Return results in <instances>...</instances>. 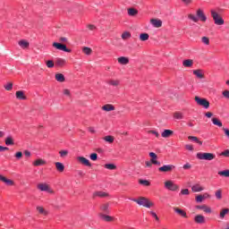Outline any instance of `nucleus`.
Returning <instances> with one entry per match:
<instances>
[{
  "label": "nucleus",
  "mask_w": 229,
  "mask_h": 229,
  "mask_svg": "<svg viewBox=\"0 0 229 229\" xmlns=\"http://www.w3.org/2000/svg\"><path fill=\"white\" fill-rule=\"evenodd\" d=\"M174 117L175 119H179V120L183 119V114L181 113V112H176V113L174 114Z\"/></svg>",
  "instance_id": "c03bdc74"
},
{
  "label": "nucleus",
  "mask_w": 229,
  "mask_h": 229,
  "mask_svg": "<svg viewBox=\"0 0 229 229\" xmlns=\"http://www.w3.org/2000/svg\"><path fill=\"white\" fill-rule=\"evenodd\" d=\"M47 67H48V69L55 67V62H53L51 60L47 61Z\"/></svg>",
  "instance_id": "603ef678"
},
{
  "label": "nucleus",
  "mask_w": 229,
  "mask_h": 229,
  "mask_svg": "<svg viewBox=\"0 0 229 229\" xmlns=\"http://www.w3.org/2000/svg\"><path fill=\"white\" fill-rule=\"evenodd\" d=\"M212 123L213 124H215V126H218V128H221L223 126V123L216 117L212 118Z\"/></svg>",
  "instance_id": "bb28decb"
},
{
  "label": "nucleus",
  "mask_w": 229,
  "mask_h": 229,
  "mask_svg": "<svg viewBox=\"0 0 229 229\" xmlns=\"http://www.w3.org/2000/svg\"><path fill=\"white\" fill-rule=\"evenodd\" d=\"M82 52L84 53V55H92V48H90L89 47H84L82 48Z\"/></svg>",
  "instance_id": "c9c22d12"
},
{
  "label": "nucleus",
  "mask_w": 229,
  "mask_h": 229,
  "mask_svg": "<svg viewBox=\"0 0 229 229\" xmlns=\"http://www.w3.org/2000/svg\"><path fill=\"white\" fill-rule=\"evenodd\" d=\"M59 41H61L63 44H67L68 39L67 38L62 37L59 38Z\"/></svg>",
  "instance_id": "e2e57ef3"
},
{
  "label": "nucleus",
  "mask_w": 229,
  "mask_h": 229,
  "mask_svg": "<svg viewBox=\"0 0 229 229\" xmlns=\"http://www.w3.org/2000/svg\"><path fill=\"white\" fill-rule=\"evenodd\" d=\"M104 140H106V142H109L110 144H112V142H114V136H106L104 138Z\"/></svg>",
  "instance_id": "a18cd8bd"
},
{
  "label": "nucleus",
  "mask_w": 229,
  "mask_h": 229,
  "mask_svg": "<svg viewBox=\"0 0 229 229\" xmlns=\"http://www.w3.org/2000/svg\"><path fill=\"white\" fill-rule=\"evenodd\" d=\"M149 133H152L153 135H155L157 139L160 137V134L157 131H149Z\"/></svg>",
  "instance_id": "680f3d73"
},
{
  "label": "nucleus",
  "mask_w": 229,
  "mask_h": 229,
  "mask_svg": "<svg viewBox=\"0 0 229 229\" xmlns=\"http://www.w3.org/2000/svg\"><path fill=\"white\" fill-rule=\"evenodd\" d=\"M195 101H196L197 105H199V106H203L204 108L210 107V102H208V100H207V98H201L196 96Z\"/></svg>",
  "instance_id": "20e7f679"
},
{
  "label": "nucleus",
  "mask_w": 229,
  "mask_h": 229,
  "mask_svg": "<svg viewBox=\"0 0 229 229\" xmlns=\"http://www.w3.org/2000/svg\"><path fill=\"white\" fill-rule=\"evenodd\" d=\"M197 158H199V160H214L216 155L212 153H198Z\"/></svg>",
  "instance_id": "7ed1b4c3"
},
{
  "label": "nucleus",
  "mask_w": 229,
  "mask_h": 229,
  "mask_svg": "<svg viewBox=\"0 0 229 229\" xmlns=\"http://www.w3.org/2000/svg\"><path fill=\"white\" fill-rule=\"evenodd\" d=\"M38 189L43 192H48L49 194H55V191L51 189L47 183H38Z\"/></svg>",
  "instance_id": "423d86ee"
},
{
  "label": "nucleus",
  "mask_w": 229,
  "mask_h": 229,
  "mask_svg": "<svg viewBox=\"0 0 229 229\" xmlns=\"http://www.w3.org/2000/svg\"><path fill=\"white\" fill-rule=\"evenodd\" d=\"M188 139L189 140H193V142H197V144H199V146L203 145V141L199 140L196 136H189Z\"/></svg>",
  "instance_id": "c85d7f7f"
},
{
  "label": "nucleus",
  "mask_w": 229,
  "mask_h": 229,
  "mask_svg": "<svg viewBox=\"0 0 229 229\" xmlns=\"http://www.w3.org/2000/svg\"><path fill=\"white\" fill-rule=\"evenodd\" d=\"M149 157H151L150 160H158V156H157L155 152H150Z\"/></svg>",
  "instance_id": "864d4df0"
},
{
  "label": "nucleus",
  "mask_w": 229,
  "mask_h": 229,
  "mask_svg": "<svg viewBox=\"0 0 229 229\" xmlns=\"http://www.w3.org/2000/svg\"><path fill=\"white\" fill-rule=\"evenodd\" d=\"M77 160L78 162H80V164H82V165H86L87 167H92V164H90V161H89V159H87L86 157H78Z\"/></svg>",
  "instance_id": "9d476101"
},
{
  "label": "nucleus",
  "mask_w": 229,
  "mask_h": 229,
  "mask_svg": "<svg viewBox=\"0 0 229 229\" xmlns=\"http://www.w3.org/2000/svg\"><path fill=\"white\" fill-rule=\"evenodd\" d=\"M23 153L27 158H30V157H31V152H30V150H24Z\"/></svg>",
  "instance_id": "0e129e2a"
},
{
  "label": "nucleus",
  "mask_w": 229,
  "mask_h": 229,
  "mask_svg": "<svg viewBox=\"0 0 229 229\" xmlns=\"http://www.w3.org/2000/svg\"><path fill=\"white\" fill-rule=\"evenodd\" d=\"M203 201V195H198L196 197V202L197 203H201Z\"/></svg>",
  "instance_id": "4d7b16f0"
},
{
  "label": "nucleus",
  "mask_w": 229,
  "mask_h": 229,
  "mask_svg": "<svg viewBox=\"0 0 229 229\" xmlns=\"http://www.w3.org/2000/svg\"><path fill=\"white\" fill-rule=\"evenodd\" d=\"M185 148H186V149H188V151H193L194 150V147H192V145H186Z\"/></svg>",
  "instance_id": "69168bd1"
},
{
  "label": "nucleus",
  "mask_w": 229,
  "mask_h": 229,
  "mask_svg": "<svg viewBox=\"0 0 229 229\" xmlns=\"http://www.w3.org/2000/svg\"><path fill=\"white\" fill-rule=\"evenodd\" d=\"M55 80H56V81H59L60 83H64V81H65V77L62 73H56Z\"/></svg>",
  "instance_id": "b1692460"
},
{
  "label": "nucleus",
  "mask_w": 229,
  "mask_h": 229,
  "mask_svg": "<svg viewBox=\"0 0 229 229\" xmlns=\"http://www.w3.org/2000/svg\"><path fill=\"white\" fill-rule=\"evenodd\" d=\"M137 13H139V11H137V9L135 8L128 9V15H130L131 17H134V15H137Z\"/></svg>",
  "instance_id": "7c9ffc66"
},
{
  "label": "nucleus",
  "mask_w": 229,
  "mask_h": 229,
  "mask_svg": "<svg viewBox=\"0 0 229 229\" xmlns=\"http://www.w3.org/2000/svg\"><path fill=\"white\" fill-rule=\"evenodd\" d=\"M188 19H191V21H193V22H198V21H199V19L194 16V14H189Z\"/></svg>",
  "instance_id": "49530a36"
},
{
  "label": "nucleus",
  "mask_w": 229,
  "mask_h": 229,
  "mask_svg": "<svg viewBox=\"0 0 229 229\" xmlns=\"http://www.w3.org/2000/svg\"><path fill=\"white\" fill-rule=\"evenodd\" d=\"M109 85H112L113 87H117L119 85V81H114L111 80L108 81Z\"/></svg>",
  "instance_id": "8fccbe9b"
},
{
  "label": "nucleus",
  "mask_w": 229,
  "mask_h": 229,
  "mask_svg": "<svg viewBox=\"0 0 229 229\" xmlns=\"http://www.w3.org/2000/svg\"><path fill=\"white\" fill-rule=\"evenodd\" d=\"M222 94L224 98H226V99H229V90H224Z\"/></svg>",
  "instance_id": "052dcab7"
},
{
  "label": "nucleus",
  "mask_w": 229,
  "mask_h": 229,
  "mask_svg": "<svg viewBox=\"0 0 229 229\" xmlns=\"http://www.w3.org/2000/svg\"><path fill=\"white\" fill-rule=\"evenodd\" d=\"M46 164V161L44 159H37L34 163L33 165H36L38 167L39 165H44Z\"/></svg>",
  "instance_id": "72a5a7b5"
},
{
  "label": "nucleus",
  "mask_w": 229,
  "mask_h": 229,
  "mask_svg": "<svg viewBox=\"0 0 229 229\" xmlns=\"http://www.w3.org/2000/svg\"><path fill=\"white\" fill-rule=\"evenodd\" d=\"M228 212H229V208L222 209L220 212V218L225 219V216H226V214H228Z\"/></svg>",
  "instance_id": "58836bf2"
},
{
  "label": "nucleus",
  "mask_w": 229,
  "mask_h": 229,
  "mask_svg": "<svg viewBox=\"0 0 229 229\" xmlns=\"http://www.w3.org/2000/svg\"><path fill=\"white\" fill-rule=\"evenodd\" d=\"M123 40H128V38H131V33L129 31H125L122 34Z\"/></svg>",
  "instance_id": "e433bc0d"
},
{
  "label": "nucleus",
  "mask_w": 229,
  "mask_h": 229,
  "mask_svg": "<svg viewBox=\"0 0 229 229\" xmlns=\"http://www.w3.org/2000/svg\"><path fill=\"white\" fill-rule=\"evenodd\" d=\"M174 169V165H165L158 168L159 173H171Z\"/></svg>",
  "instance_id": "6e6552de"
},
{
  "label": "nucleus",
  "mask_w": 229,
  "mask_h": 229,
  "mask_svg": "<svg viewBox=\"0 0 229 229\" xmlns=\"http://www.w3.org/2000/svg\"><path fill=\"white\" fill-rule=\"evenodd\" d=\"M104 167L106 169H109V171H114V170L117 169V166L115 165H114V164H106L104 165Z\"/></svg>",
  "instance_id": "f704fd0d"
},
{
  "label": "nucleus",
  "mask_w": 229,
  "mask_h": 229,
  "mask_svg": "<svg viewBox=\"0 0 229 229\" xmlns=\"http://www.w3.org/2000/svg\"><path fill=\"white\" fill-rule=\"evenodd\" d=\"M5 90H12L13 89V83L8 82L6 85L4 86Z\"/></svg>",
  "instance_id": "de8ad7c7"
},
{
  "label": "nucleus",
  "mask_w": 229,
  "mask_h": 229,
  "mask_svg": "<svg viewBox=\"0 0 229 229\" xmlns=\"http://www.w3.org/2000/svg\"><path fill=\"white\" fill-rule=\"evenodd\" d=\"M90 160H93V162H96V160H98V154L97 153H92L89 156Z\"/></svg>",
  "instance_id": "5fc2aeb1"
},
{
  "label": "nucleus",
  "mask_w": 229,
  "mask_h": 229,
  "mask_svg": "<svg viewBox=\"0 0 229 229\" xmlns=\"http://www.w3.org/2000/svg\"><path fill=\"white\" fill-rule=\"evenodd\" d=\"M94 196H98V198H108V193L105 191H96Z\"/></svg>",
  "instance_id": "393cba45"
},
{
  "label": "nucleus",
  "mask_w": 229,
  "mask_h": 229,
  "mask_svg": "<svg viewBox=\"0 0 229 229\" xmlns=\"http://www.w3.org/2000/svg\"><path fill=\"white\" fill-rule=\"evenodd\" d=\"M131 201L140 205V207H145L146 208H151L155 207V203L146 197H140L138 199H132Z\"/></svg>",
  "instance_id": "f257e3e1"
},
{
  "label": "nucleus",
  "mask_w": 229,
  "mask_h": 229,
  "mask_svg": "<svg viewBox=\"0 0 229 229\" xmlns=\"http://www.w3.org/2000/svg\"><path fill=\"white\" fill-rule=\"evenodd\" d=\"M220 176H225V178H229V170L220 171L218 172Z\"/></svg>",
  "instance_id": "ea45409f"
},
{
  "label": "nucleus",
  "mask_w": 229,
  "mask_h": 229,
  "mask_svg": "<svg viewBox=\"0 0 229 229\" xmlns=\"http://www.w3.org/2000/svg\"><path fill=\"white\" fill-rule=\"evenodd\" d=\"M201 42L206 46H208L210 44V39L208 38V37H202Z\"/></svg>",
  "instance_id": "79ce46f5"
},
{
  "label": "nucleus",
  "mask_w": 229,
  "mask_h": 229,
  "mask_svg": "<svg viewBox=\"0 0 229 229\" xmlns=\"http://www.w3.org/2000/svg\"><path fill=\"white\" fill-rule=\"evenodd\" d=\"M196 208L198 210H203L206 214H210L212 212V209L207 205L196 206Z\"/></svg>",
  "instance_id": "f8f14e48"
},
{
  "label": "nucleus",
  "mask_w": 229,
  "mask_h": 229,
  "mask_svg": "<svg viewBox=\"0 0 229 229\" xmlns=\"http://www.w3.org/2000/svg\"><path fill=\"white\" fill-rule=\"evenodd\" d=\"M197 17H199V19L202 21V22H205L207 21V16L200 9L197 11Z\"/></svg>",
  "instance_id": "2eb2a0df"
},
{
  "label": "nucleus",
  "mask_w": 229,
  "mask_h": 229,
  "mask_svg": "<svg viewBox=\"0 0 229 229\" xmlns=\"http://www.w3.org/2000/svg\"><path fill=\"white\" fill-rule=\"evenodd\" d=\"M108 207H109V205L107 203V204L102 205L100 208H101V210H103V212H106V214H108Z\"/></svg>",
  "instance_id": "09e8293b"
},
{
  "label": "nucleus",
  "mask_w": 229,
  "mask_h": 229,
  "mask_svg": "<svg viewBox=\"0 0 229 229\" xmlns=\"http://www.w3.org/2000/svg\"><path fill=\"white\" fill-rule=\"evenodd\" d=\"M8 149H10L8 147L0 146V153L3 151H8Z\"/></svg>",
  "instance_id": "338daca9"
},
{
  "label": "nucleus",
  "mask_w": 229,
  "mask_h": 229,
  "mask_svg": "<svg viewBox=\"0 0 229 229\" xmlns=\"http://www.w3.org/2000/svg\"><path fill=\"white\" fill-rule=\"evenodd\" d=\"M174 211L175 212V214H178V216H181V217H184V219H187V212H185V210L178 208V207H174L173 208Z\"/></svg>",
  "instance_id": "1a4fd4ad"
},
{
  "label": "nucleus",
  "mask_w": 229,
  "mask_h": 229,
  "mask_svg": "<svg viewBox=\"0 0 229 229\" xmlns=\"http://www.w3.org/2000/svg\"><path fill=\"white\" fill-rule=\"evenodd\" d=\"M37 210L39 214H43V216H47V211H46L43 207H38Z\"/></svg>",
  "instance_id": "a19ab883"
},
{
  "label": "nucleus",
  "mask_w": 229,
  "mask_h": 229,
  "mask_svg": "<svg viewBox=\"0 0 229 229\" xmlns=\"http://www.w3.org/2000/svg\"><path fill=\"white\" fill-rule=\"evenodd\" d=\"M118 64H121V65H128L130 64V59L128 57L121 56L118 57Z\"/></svg>",
  "instance_id": "4468645a"
},
{
  "label": "nucleus",
  "mask_w": 229,
  "mask_h": 229,
  "mask_svg": "<svg viewBox=\"0 0 229 229\" xmlns=\"http://www.w3.org/2000/svg\"><path fill=\"white\" fill-rule=\"evenodd\" d=\"M215 196L216 199H223V190L218 189L215 191Z\"/></svg>",
  "instance_id": "cd10ccee"
},
{
  "label": "nucleus",
  "mask_w": 229,
  "mask_h": 229,
  "mask_svg": "<svg viewBox=\"0 0 229 229\" xmlns=\"http://www.w3.org/2000/svg\"><path fill=\"white\" fill-rule=\"evenodd\" d=\"M193 74L197 76V78H199V80H203V78H205V75L203 74V70H194Z\"/></svg>",
  "instance_id": "6ab92c4d"
},
{
  "label": "nucleus",
  "mask_w": 229,
  "mask_h": 229,
  "mask_svg": "<svg viewBox=\"0 0 229 229\" xmlns=\"http://www.w3.org/2000/svg\"><path fill=\"white\" fill-rule=\"evenodd\" d=\"M165 187L168 191H179L180 189V186H178V184L174 183L173 181H166L165 182Z\"/></svg>",
  "instance_id": "39448f33"
},
{
  "label": "nucleus",
  "mask_w": 229,
  "mask_h": 229,
  "mask_svg": "<svg viewBox=\"0 0 229 229\" xmlns=\"http://www.w3.org/2000/svg\"><path fill=\"white\" fill-rule=\"evenodd\" d=\"M55 168L59 173H64V171L65 170V165H64V164H62L61 162H56Z\"/></svg>",
  "instance_id": "4be33fe9"
},
{
  "label": "nucleus",
  "mask_w": 229,
  "mask_h": 229,
  "mask_svg": "<svg viewBox=\"0 0 229 229\" xmlns=\"http://www.w3.org/2000/svg\"><path fill=\"white\" fill-rule=\"evenodd\" d=\"M19 46L21 47H22V49H26V48L30 47V43L28 41H26V40H21L19 42Z\"/></svg>",
  "instance_id": "c756f323"
},
{
  "label": "nucleus",
  "mask_w": 229,
  "mask_h": 229,
  "mask_svg": "<svg viewBox=\"0 0 229 229\" xmlns=\"http://www.w3.org/2000/svg\"><path fill=\"white\" fill-rule=\"evenodd\" d=\"M181 194H182L183 196H189V194H190L189 189L182 190Z\"/></svg>",
  "instance_id": "13d9d810"
},
{
  "label": "nucleus",
  "mask_w": 229,
  "mask_h": 229,
  "mask_svg": "<svg viewBox=\"0 0 229 229\" xmlns=\"http://www.w3.org/2000/svg\"><path fill=\"white\" fill-rule=\"evenodd\" d=\"M139 183L140 185H144L145 187H149V185H151V182H149V181L148 180H143V179H140L139 180Z\"/></svg>",
  "instance_id": "4c0bfd02"
},
{
  "label": "nucleus",
  "mask_w": 229,
  "mask_h": 229,
  "mask_svg": "<svg viewBox=\"0 0 229 229\" xmlns=\"http://www.w3.org/2000/svg\"><path fill=\"white\" fill-rule=\"evenodd\" d=\"M211 17L216 26H223L225 24V20H223V17L217 12L211 10Z\"/></svg>",
  "instance_id": "f03ea898"
},
{
  "label": "nucleus",
  "mask_w": 229,
  "mask_h": 229,
  "mask_svg": "<svg viewBox=\"0 0 229 229\" xmlns=\"http://www.w3.org/2000/svg\"><path fill=\"white\" fill-rule=\"evenodd\" d=\"M194 221L198 225H203V224H205V217L202 215H197L194 217Z\"/></svg>",
  "instance_id": "ddd939ff"
},
{
  "label": "nucleus",
  "mask_w": 229,
  "mask_h": 229,
  "mask_svg": "<svg viewBox=\"0 0 229 229\" xmlns=\"http://www.w3.org/2000/svg\"><path fill=\"white\" fill-rule=\"evenodd\" d=\"M102 219H104V221H107V222H110L112 221V216H106V215H100Z\"/></svg>",
  "instance_id": "3c124183"
},
{
  "label": "nucleus",
  "mask_w": 229,
  "mask_h": 229,
  "mask_svg": "<svg viewBox=\"0 0 229 229\" xmlns=\"http://www.w3.org/2000/svg\"><path fill=\"white\" fill-rule=\"evenodd\" d=\"M102 110L105 112H113V110H115V106L112 104H106L104 106H102Z\"/></svg>",
  "instance_id": "dca6fc26"
},
{
  "label": "nucleus",
  "mask_w": 229,
  "mask_h": 229,
  "mask_svg": "<svg viewBox=\"0 0 229 229\" xmlns=\"http://www.w3.org/2000/svg\"><path fill=\"white\" fill-rule=\"evenodd\" d=\"M174 131L171 130H165L162 133H161V137H163V139H169V137H171V135H173Z\"/></svg>",
  "instance_id": "f3484780"
},
{
  "label": "nucleus",
  "mask_w": 229,
  "mask_h": 229,
  "mask_svg": "<svg viewBox=\"0 0 229 229\" xmlns=\"http://www.w3.org/2000/svg\"><path fill=\"white\" fill-rule=\"evenodd\" d=\"M191 191L193 192H201V191H205V188H203L201 185L199 184H195L191 187Z\"/></svg>",
  "instance_id": "412c9836"
},
{
  "label": "nucleus",
  "mask_w": 229,
  "mask_h": 229,
  "mask_svg": "<svg viewBox=\"0 0 229 229\" xmlns=\"http://www.w3.org/2000/svg\"><path fill=\"white\" fill-rule=\"evenodd\" d=\"M15 158H17V160H21V158H22V153L21 151H18L14 154Z\"/></svg>",
  "instance_id": "6e6d98bb"
},
{
  "label": "nucleus",
  "mask_w": 229,
  "mask_h": 229,
  "mask_svg": "<svg viewBox=\"0 0 229 229\" xmlns=\"http://www.w3.org/2000/svg\"><path fill=\"white\" fill-rule=\"evenodd\" d=\"M150 24L154 26V28H162V20L160 19H151Z\"/></svg>",
  "instance_id": "9b49d317"
},
{
  "label": "nucleus",
  "mask_w": 229,
  "mask_h": 229,
  "mask_svg": "<svg viewBox=\"0 0 229 229\" xmlns=\"http://www.w3.org/2000/svg\"><path fill=\"white\" fill-rule=\"evenodd\" d=\"M53 47H55V49H59V51H64V53H71V49L67 48V46L62 43H53Z\"/></svg>",
  "instance_id": "0eeeda50"
},
{
  "label": "nucleus",
  "mask_w": 229,
  "mask_h": 229,
  "mask_svg": "<svg viewBox=\"0 0 229 229\" xmlns=\"http://www.w3.org/2000/svg\"><path fill=\"white\" fill-rule=\"evenodd\" d=\"M222 157H229V149L225 150L220 154Z\"/></svg>",
  "instance_id": "bf43d9fd"
},
{
  "label": "nucleus",
  "mask_w": 229,
  "mask_h": 229,
  "mask_svg": "<svg viewBox=\"0 0 229 229\" xmlns=\"http://www.w3.org/2000/svg\"><path fill=\"white\" fill-rule=\"evenodd\" d=\"M191 164H189V163H187V164H185V165H183V166H182V168L183 169H191Z\"/></svg>",
  "instance_id": "774afa93"
},
{
  "label": "nucleus",
  "mask_w": 229,
  "mask_h": 229,
  "mask_svg": "<svg viewBox=\"0 0 229 229\" xmlns=\"http://www.w3.org/2000/svg\"><path fill=\"white\" fill-rule=\"evenodd\" d=\"M59 155L61 158H65V157H67V155H69V151L67 150H60L59 151Z\"/></svg>",
  "instance_id": "37998d69"
},
{
  "label": "nucleus",
  "mask_w": 229,
  "mask_h": 229,
  "mask_svg": "<svg viewBox=\"0 0 229 229\" xmlns=\"http://www.w3.org/2000/svg\"><path fill=\"white\" fill-rule=\"evenodd\" d=\"M140 40H141L142 42H146V40H149V34H148V33H141L140 35Z\"/></svg>",
  "instance_id": "2f4dec72"
},
{
  "label": "nucleus",
  "mask_w": 229,
  "mask_h": 229,
  "mask_svg": "<svg viewBox=\"0 0 229 229\" xmlns=\"http://www.w3.org/2000/svg\"><path fill=\"white\" fill-rule=\"evenodd\" d=\"M194 64V62L192 61V59H187V60H184L182 62V65L184 67H192V64Z\"/></svg>",
  "instance_id": "a878e982"
},
{
  "label": "nucleus",
  "mask_w": 229,
  "mask_h": 229,
  "mask_svg": "<svg viewBox=\"0 0 229 229\" xmlns=\"http://www.w3.org/2000/svg\"><path fill=\"white\" fill-rule=\"evenodd\" d=\"M55 65L58 67H64V65H65V59L58 58L55 62Z\"/></svg>",
  "instance_id": "473e14b6"
},
{
  "label": "nucleus",
  "mask_w": 229,
  "mask_h": 229,
  "mask_svg": "<svg viewBox=\"0 0 229 229\" xmlns=\"http://www.w3.org/2000/svg\"><path fill=\"white\" fill-rule=\"evenodd\" d=\"M16 98L21 100H25L26 95H24V91L22 90L16 91Z\"/></svg>",
  "instance_id": "5701e85b"
},
{
  "label": "nucleus",
  "mask_w": 229,
  "mask_h": 229,
  "mask_svg": "<svg viewBox=\"0 0 229 229\" xmlns=\"http://www.w3.org/2000/svg\"><path fill=\"white\" fill-rule=\"evenodd\" d=\"M5 146H13V144H15L14 140H13V137L12 136H7L5 138Z\"/></svg>",
  "instance_id": "aec40b11"
},
{
  "label": "nucleus",
  "mask_w": 229,
  "mask_h": 229,
  "mask_svg": "<svg viewBox=\"0 0 229 229\" xmlns=\"http://www.w3.org/2000/svg\"><path fill=\"white\" fill-rule=\"evenodd\" d=\"M0 182H4V183H6V185H13V181L7 179L6 177L0 174Z\"/></svg>",
  "instance_id": "a211bd4d"
}]
</instances>
